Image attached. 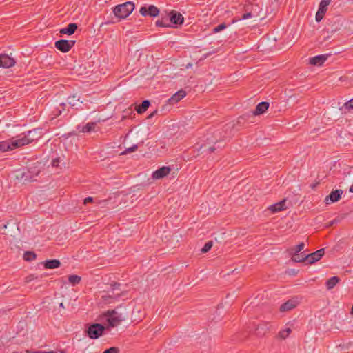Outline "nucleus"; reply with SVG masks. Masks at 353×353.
<instances>
[{"instance_id": "nucleus-41", "label": "nucleus", "mask_w": 353, "mask_h": 353, "mask_svg": "<svg viewBox=\"0 0 353 353\" xmlns=\"http://www.w3.org/2000/svg\"><path fill=\"white\" fill-rule=\"evenodd\" d=\"M59 159H55L52 160V165L53 167H58L59 166Z\"/></svg>"}, {"instance_id": "nucleus-53", "label": "nucleus", "mask_w": 353, "mask_h": 353, "mask_svg": "<svg viewBox=\"0 0 353 353\" xmlns=\"http://www.w3.org/2000/svg\"><path fill=\"white\" fill-rule=\"evenodd\" d=\"M155 112H156V111H155L154 113L151 114L150 117L153 116V114H154Z\"/></svg>"}, {"instance_id": "nucleus-47", "label": "nucleus", "mask_w": 353, "mask_h": 353, "mask_svg": "<svg viewBox=\"0 0 353 353\" xmlns=\"http://www.w3.org/2000/svg\"><path fill=\"white\" fill-rule=\"evenodd\" d=\"M350 192L353 193V184L350 188Z\"/></svg>"}, {"instance_id": "nucleus-20", "label": "nucleus", "mask_w": 353, "mask_h": 353, "mask_svg": "<svg viewBox=\"0 0 353 353\" xmlns=\"http://www.w3.org/2000/svg\"><path fill=\"white\" fill-rule=\"evenodd\" d=\"M77 29V25L76 23H70L66 28L60 30V33L62 34H72Z\"/></svg>"}, {"instance_id": "nucleus-49", "label": "nucleus", "mask_w": 353, "mask_h": 353, "mask_svg": "<svg viewBox=\"0 0 353 353\" xmlns=\"http://www.w3.org/2000/svg\"><path fill=\"white\" fill-rule=\"evenodd\" d=\"M59 306H60L61 307L64 308V305H63V303H60V305H59Z\"/></svg>"}, {"instance_id": "nucleus-7", "label": "nucleus", "mask_w": 353, "mask_h": 353, "mask_svg": "<svg viewBox=\"0 0 353 353\" xmlns=\"http://www.w3.org/2000/svg\"><path fill=\"white\" fill-rule=\"evenodd\" d=\"M139 12L142 16H150V17H157L159 14V10L157 7L150 5L148 7L146 6H142Z\"/></svg>"}, {"instance_id": "nucleus-46", "label": "nucleus", "mask_w": 353, "mask_h": 353, "mask_svg": "<svg viewBox=\"0 0 353 353\" xmlns=\"http://www.w3.org/2000/svg\"><path fill=\"white\" fill-rule=\"evenodd\" d=\"M239 20H240V19H234L232 20V23H234L236 22V21H239Z\"/></svg>"}, {"instance_id": "nucleus-21", "label": "nucleus", "mask_w": 353, "mask_h": 353, "mask_svg": "<svg viewBox=\"0 0 353 353\" xmlns=\"http://www.w3.org/2000/svg\"><path fill=\"white\" fill-rule=\"evenodd\" d=\"M61 263L57 259L47 260L44 262V267L46 269H54L60 266Z\"/></svg>"}, {"instance_id": "nucleus-32", "label": "nucleus", "mask_w": 353, "mask_h": 353, "mask_svg": "<svg viewBox=\"0 0 353 353\" xmlns=\"http://www.w3.org/2000/svg\"><path fill=\"white\" fill-rule=\"evenodd\" d=\"M36 254L32 252H26L23 255V259L26 261H30L36 259Z\"/></svg>"}, {"instance_id": "nucleus-28", "label": "nucleus", "mask_w": 353, "mask_h": 353, "mask_svg": "<svg viewBox=\"0 0 353 353\" xmlns=\"http://www.w3.org/2000/svg\"><path fill=\"white\" fill-rule=\"evenodd\" d=\"M341 110L344 113H346L347 111H350V110H353V98L349 100L347 102L345 103L343 107L341 108Z\"/></svg>"}, {"instance_id": "nucleus-27", "label": "nucleus", "mask_w": 353, "mask_h": 353, "mask_svg": "<svg viewBox=\"0 0 353 353\" xmlns=\"http://www.w3.org/2000/svg\"><path fill=\"white\" fill-rule=\"evenodd\" d=\"M305 256L303 252L301 254L294 252L292 259L294 262H303L306 260Z\"/></svg>"}, {"instance_id": "nucleus-37", "label": "nucleus", "mask_w": 353, "mask_h": 353, "mask_svg": "<svg viewBox=\"0 0 353 353\" xmlns=\"http://www.w3.org/2000/svg\"><path fill=\"white\" fill-rule=\"evenodd\" d=\"M120 350L117 347H112L110 348L106 349L103 353H119Z\"/></svg>"}, {"instance_id": "nucleus-45", "label": "nucleus", "mask_w": 353, "mask_h": 353, "mask_svg": "<svg viewBox=\"0 0 353 353\" xmlns=\"http://www.w3.org/2000/svg\"><path fill=\"white\" fill-rule=\"evenodd\" d=\"M214 150H215V148H214V147H210V148H209V151H210V152H214Z\"/></svg>"}, {"instance_id": "nucleus-13", "label": "nucleus", "mask_w": 353, "mask_h": 353, "mask_svg": "<svg viewBox=\"0 0 353 353\" xmlns=\"http://www.w3.org/2000/svg\"><path fill=\"white\" fill-rule=\"evenodd\" d=\"M343 194V191L341 190H336L331 192V193L327 196L325 199V202L326 204H329L330 203H334L338 201Z\"/></svg>"}, {"instance_id": "nucleus-29", "label": "nucleus", "mask_w": 353, "mask_h": 353, "mask_svg": "<svg viewBox=\"0 0 353 353\" xmlns=\"http://www.w3.org/2000/svg\"><path fill=\"white\" fill-rule=\"evenodd\" d=\"M80 99V97L77 94H74L72 96H70L68 98V103L72 107H74L77 105V102H78Z\"/></svg>"}, {"instance_id": "nucleus-52", "label": "nucleus", "mask_w": 353, "mask_h": 353, "mask_svg": "<svg viewBox=\"0 0 353 353\" xmlns=\"http://www.w3.org/2000/svg\"><path fill=\"white\" fill-rule=\"evenodd\" d=\"M352 313H353V305H352V311H351Z\"/></svg>"}, {"instance_id": "nucleus-22", "label": "nucleus", "mask_w": 353, "mask_h": 353, "mask_svg": "<svg viewBox=\"0 0 353 353\" xmlns=\"http://www.w3.org/2000/svg\"><path fill=\"white\" fill-rule=\"evenodd\" d=\"M157 26L163 27V28H169L172 27L170 23L169 17L165 16V17H162L161 19L156 21Z\"/></svg>"}, {"instance_id": "nucleus-33", "label": "nucleus", "mask_w": 353, "mask_h": 353, "mask_svg": "<svg viewBox=\"0 0 353 353\" xmlns=\"http://www.w3.org/2000/svg\"><path fill=\"white\" fill-rule=\"evenodd\" d=\"M227 25L225 23H222L221 24H219V26H217L216 27L214 28H213V33H218L219 32H221V30L225 29L227 28Z\"/></svg>"}, {"instance_id": "nucleus-12", "label": "nucleus", "mask_w": 353, "mask_h": 353, "mask_svg": "<svg viewBox=\"0 0 353 353\" xmlns=\"http://www.w3.org/2000/svg\"><path fill=\"white\" fill-rule=\"evenodd\" d=\"M270 329V325L269 323L262 322L259 323L255 329L256 335L259 337H262L265 335Z\"/></svg>"}, {"instance_id": "nucleus-11", "label": "nucleus", "mask_w": 353, "mask_h": 353, "mask_svg": "<svg viewBox=\"0 0 353 353\" xmlns=\"http://www.w3.org/2000/svg\"><path fill=\"white\" fill-rule=\"evenodd\" d=\"M324 249L321 248L313 253L306 255L305 258H306V260H307L309 263L312 264L320 260L321 257L324 255Z\"/></svg>"}, {"instance_id": "nucleus-19", "label": "nucleus", "mask_w": 353, "mask_h": 353, "mask_svg": "<svg viewBox=\"0 0 353 353\" xmlns=\"http://www.w3.org/2000/svg\"><path fill=\"white\" fill-rule=\"evenodd\" d=\"M329 54L315 56L310 59V63L314 65H321L327 59Z\"/></svg>"}, {"instance_id": "nucleus-15", "label": "nucleus", "mask_w": 353, "mask_h": 353, "mask_svg": "<svg viewBox=\"0 0 353 353\" xmlns=\"http://www.w3.org/2000/svg\"><path fill=\"white\" fill-rule=\"evenodd\" d=\"M286 201L287 200L285 199H284L282 201H281L276 203L270 205L268 209L269 210H270L272 213H276L278 212L283 211V210L287 209V208H288L285 205Z\"/></svg>"}, {"instance_id": "nucleus-42", "label": "nucleus", "mask_w": 353, "mask_h": 353, "mask_svg": "<svg viewBox=\"0 0 353 353\" xmlns=\"http://www.w3.org/2000/svg\"><path fill=\"white\" fill-rule=\"evenodd\" d=\"M119 286H120L119 283H114V284H112L111 285L112 290V292H114V290L118 289Z\"/></svg>"}, {"instance_id": "nucleus-24", "label": "nucleus", "mask_w": 353, "mask_h": 353, "mask_svg": "<svg viewBox=\"0 0 353 353\" xmlns=\"http://www.w3.org/2000/svg\"><path fill=\"white\" fill-rule=\"evenodd\" d=\"M96 125H97V123H95V122L88 123L82 127V129L80 130V132H82L84 133L85 132H90L94 130Z\"/></svg>"}, {"instance_id": "nucleus-40", "label": "nucleus", "mask_w": 353, "mask_h": 353, "mask_svg": "<svg viewBox=\"0 0 353 353\" xmlns=\"http://www.w3.org/2000/svg\"><path fill=\"white\" fill-rule=\"evenodd\" d=\"M252 17V12H246L245 13L243 16H242V19H250Z\"/></svg>"}, {"instance_id": "nucleus-31", "label": "nucleus", "mask_w": 353, "mask_h": 353, "mask_svg": "<svg viewBox=\"0 0 353 353\" xmlns=\"http://www.w3.org/2000/svg\"><path fill=\"white\" fill-rule=\"evenodd\" d=\"M68 281L72 285H75L81 281V277L74 274L70 275L68 277Z\"/></svg>"}, {"instance_id": "nucleus-14", "label": "nucleus", "mask_w": 353, "mask_h": 353, "mask_svg": "<svg viewBox=\"0 0 353 353\" xmlns=\"http://www.w3.org/2000/svg\"><path fill=\"white\" fill-rule=\"evenodd\" d=\"M171 171L168 166H163L152 173V178L154 179H160L167 176Z\"/></svg>"}, {"instance_id": "nucleus-51", "label": "nucleus", "mask_w": 353, "mask_h": 353, "mask_svg": "<svg viewBox=\"0 0 353 353\" xmlns=\"http://www.w3.org/2000/svg\"><path fill=\"white\" fill-rule=\"evenodd\" d=\"M30 281V277H28V278H27V281L28 282V281Z\"/></svg>"}, {"instance_id": "nucleus-34", "label": "nucleus", "mask_w": 353, "mask_h": 353, "mask_svg": "<svg viewBox=\"0 0 353 353\" xmlns=\"http://www.w3.org/2000/svg\"><path fill=\"white\" fill-rule=\"evenodd\" d=\"M212 245H213V243L212 241H208L207 242L204 246L203 247V248L201 249V252L202 253H206L208 252L212 247Z\"/></svg>"}, {"instance_id": "nucleus-23", "label": "nucleus", "mask_w": 353, "mask_h": 353, "mask_svg": "<svg viewBox=\"0 0 353 353\" xmlns=\"http://www.w3.org/2000/svg\"><path fill=\"white\" fill-rule=\"evenodd\" d=\"M340 279L338 276H332L326 281V287L327 290H331L339 282Z\"/></svg>"}, {"instance_id": "nucleus-18", "label": "nucleus", "mask_w": 353, "mask_h": 353, "mask_svg": "<svg viewBox=\"0 0 353 353\" xmlns=\"http://www.w3.org/2000/svg\"><path fill=\"white\" fill-rule=\"evenodd\" d=\"M269 103L268 102H261L259 103L254 111L251 112L252 115H260L261 114H263L269 108Z\"/></svg>"}, {"instance_id": "nucleus-38", "label": "nucleus", "mask_w": 353, "mask_h": 353, "mask_svg": "<svg viewBox=\"0 0 353 353\" xmlns=\"http://www.w3.org/2000/svg\"><path fill=\"white\" fill-rule=\"evenodd\" d=\"M138 147L137 145H134L132 147L128 148L125 149V150L123 152V154H128L132 152H134L137 150Z\"/></svg>"}, {"instance_id": "nucleus-36", "label": "nucleus", "mask_w": 353, "mask_h": 353, "mask_svg": "<svg viewBox=\"0 0 353 353\" xmlns=\"http://www.w3.org/2000/svg\"><path fill=\"white\" fill-rule=\"evenodd\" d=\"M32 172L28 171L27 173H22L21 177L23 179L24 178L25 181H32V176L30 174Z\"/></svg>"}, {"instance_id": "nucleus-4", "label": "nucleus", "mask_w": 353, "mask_h": 353, "mask_svg": "<svg viewBox=\"0 0 353 353\" xmlns=\"http://www.w3.org/2000/svg\"><path fill=\"white\" fill-rule=\"evenodd\" d=\"M105 330V327L99 323H94L86 330L88 336L92 339L99 338Z\"/></svg>"}, {"instance_id": "nucleus-16", "label": "nucleus", "mask_w": 353, "mask_h": 353, "mask_svg": "<svg viewBox=\"0 0 353 353\" xmlns=\"http://www.w3.org/2000/svg\"><path fill=\"white\" fill-rule=\"evenodd\" d=\"M170 23L173 24H181L183 22V17L181 14L176 12L175 11H172L168 15Z\"/></svg>"}, {"instance_id": "nucleus-10", "label": "nucleus", "mask_w": 353, "mask_h": 353, "mask_svg": "<svg viewBox=\"0 0 353 353\" xmlns=\"http://www.w3.org/2000/svg\"><path fill=\"white\" fill-rule=\"evenodd\" d=\"M15 65L14 59L7 54H0V68H9Z\"/></svg>"}, {"instance_id": "nucleus-43", "label": "nucleus", "mask_w": 353, "mask_h": 353, "mask_svg": "<svg viewBox=\"0 0 353 353\" xmlns=\"http://www.w3.org/2000/svg\"><path fill=\"white\" fill-rule=\"evenodd\" d=\"M93 201V198L92 197H87L84 199V203L85 204H87L88 203H91Z\"/></svg>"}, {"instance_id": "nucleus-1", "label": "nucleus", "mask_w": 353, "mask_h": 353, "mask_svg": "<svg viewBox=\"0 0 353 353\" xmlns=\"http://www.w3.org/2000/svg\"><path fill=\"white\" fill-rule=\"evenodd\" d=\"M134 4L131 1L117 5L113 8V13L119 20L128 17L134 10Z\"/></svg>"}, {"instance_id": "nucleus-35", "label": "nucleus", "mask_w": 353, "mask_h": 353, "mask_svg": "<svg viewBox=\"0 0 353 353\" xmlns=\"http://www.w3.org/2000/svg\"><path fill=\"white\" fill-rule=\"evenodd\" d=\"M304 247L305 244L302 242L297 245L296 247L292 248V251L296 253H299L304 249Z\"/></svg>"}, {"instance_id": "nucleus-39", "label": "nucleus", "mask_w": 353, "mask_h": 353, "mask_svg": "<svg viewBox=\"0 0 353 353\" xmlns=\"http://www.w3.org/2000/svg\"><path fill=\"white\" fill-rule=\"evenodd\" d=\"M323 16H324V14H323V12H321L318 10L316 14V21L318 22L321 21L322 20V19L323 18Z\"/></svg>"}, {"instance_id": "nucleus-2", "label": "nucleus", "mask_w": 353, "mask_h": 353, "mask_svg": "<svg viewBox=\"0 0 353 353\" xmlns=\"http://www.w3.org/2000/svg\"><path fill=\"white\" fill-rule=\"evenodd\" d=\"M105 315L106 316V321L108 325L111 327H114L119 325L122 321L125 320V317L115 310H108Z\"/></svg>"}, {"instance_id": "nucleus-30", "label": "nucleus", "mask_w": 353, "mask_h": 353, "mask_svg": "<svg viewBox=\"0 0 353 353\" xmlns=\"http://www.w3.org/2000/svg\"><path fill=\"white\" fill-rule=\"evenodd\" d=\"M291 332L292 330L290 327L285 328L279 332V337L281 339H285Z\"/></svg>"}, {"instance_id": "nucleus-48", "label": "nucleus", "mask_w": 353, "mask_h": 353, "mask_svg": "<svg viewBox=\"0 0 353 353\" xmlns=\"http://www.w3.org/2000/svg\"><path fill=\"white\" fill-rule=\"evenodd\" d=\"M43 353H57V352H56L54 351H50V352H45L44 351V352H43Z\"/></svg>"}, {"instance_id": "nucleus-8", "label": "nucleus", "mask_w": 353, "mask_h": 353, "mask_svg": "<svg viewBox=\"0 0 353 353\" xmlns=\"http://www.w3.org/2000/svg\"><path fill=\"white\" fill-rule=\"evenodd\" d=\"M120 295L119 293L114 294V292H111V293L110 292H108L101 296L100 303L104 305L113 303L117 300Z\"/></svg>"}, {"instance_id": "nucleus-3", "label": "nucleus", "mask_w": 353, "mask_h": 353, "mask_svg": "<svg viewBox=\"0 0 353 353\" xmlns=\"http://www.w3.org/2000/svg\"><path fill=\"white\" fill-rule=\"evenodd\" d=\"M26 139H17V137L9 140L0 142V151L6 152L24 145Z\"/></svg>"}, {"instance_id": "nucleus-25", "label": "nucleus", "mask_w": 353, "mask_h": 353, "mask_svg": "<svg viewBox=\"0 0 353 353\" xmlns=\"http://www.w3.org/2000/svg\"><path fill=\"white\" fill-rule=\"evenodd\" d=\"M150 103L148 100L143 101L141 105H139L137 108V112L139 114H141L146 111V110L149 108Z\"/></svg>"}, {"instance_id": "nucleus-26", "label": "nucleus", "mask_w": 353, "mask_h": 353, "mask_svg": "<svg viewBox=\"0 0 353 353\" xmlns=\"http://www.w3.org/2000/svg\"><path fill=\"white\" fill-rule=\"evenodd\" d=\"M330 2L331 0H321L318 10L325 14L327 11V6Z\"/></svg>"}, {"instance_id": "nucleus-50", "label": "nucleus", "mask_w": 353, "mask_h": 353, "mask_svg": "<svg viewBox=\"0 0 353 353\" xmlns=\"http://www.w3.org/2000/svg\"><path fill=\"white\" fill-rule=\"evenodd\" d=\"M39 171L37 170V172H35V175H37L39 174Z\"/></svg>"}, {"instance_id": "nucleus-5", "label": "nucleus", "mask_w": 353, "mask_h": 353, "mask_svg": "<svg viewBox=\"0 0 353 353\" xmlns=\"http://www.w3.org/2000/svg\"><path fill=\"white\" fill-rule=\"evenodd\" d=\"M40 137V130L38 129H34L29 130L27 133L21 134L17 137V139H26V141L24 143V145L29 144L34 140L38 139Z\"/></svg>"}, {"instance_id": "nucleus-17", "label": "nucleus", "mask_w": 353, "mask_h": 353, "mask_svg": "<svg viewBox=\"0 0 353 353\" xmlns=\"http://www.w3.org/2000/svg\"><path fill=\"white\" fill-rule=\"evenodd\" d=\"M185 95L186 92L183 90H180L168 99V103L171 105L175 104L183 99Z\"/></svg>"}, {"instance_id": "nucleus-6", "label": "nucleus", "mask_w": 353, "mask_h": 353, "mask_svg": "<svg viewBox=\"0 0 353 353\" xmlns=\"http://www.w3.org/2000/svg\"><path fill=\"white\" fill-rule=\"evenodd\" d=\"M75 41L61 39L55 42V47L63 52H68L74 45Z\"/></svg>"}, {"instance_id": "nucleus-44", "label": "nucleus", "mask_w": 353, "mask_h": 353, "mask_svg": "<svg viewBox=\"0 0 353 353\" xmlns=\"http://www.w3.org/2000/svg\"><path fill=\"white\" fill-rule=\"evenodd\" d=\"M25 353H43V351H30V350H26Z\"/></svg>"}, {"instance_id": "nucleus-9", "label": "nucleus", "mask_w": 353, "mask_h": 353, "mask_svg": "<svg viewBox=\"0 0 353 353\" xmlns=\"http://www.w3.org/2000/svg\"><path fill=\"white\" fill-rule=\"evenodd\" d=\"M299 303V301L298 297H294L291 299H289L285 303H283L280 306V311L283 312H288L290 311L294 308H295Z\"/></svg>"}]
</instances>
